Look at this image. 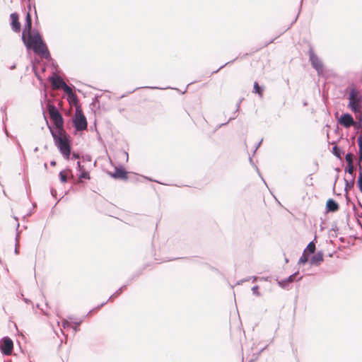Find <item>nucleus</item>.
I'll return each mask as SVG.
<instances>
[{
    "mask_svg": "<svg viewBox=\"0 0 362 362\" xmlns=\"http://www.w3.org/2000/svg\"><path fill=\"white\" fill-rule=\"evenodd\" d=\"M33 18L31 13H26L25 22L21 35V40L25 46L28 54L31 50L35 54L49 57V50L42 33L37 29L32 28Z\"/></svg>",
    "mask_w": 362,
    "mask_h": 362,
    "instance_id": "obj_1",
    "label": "nucleus"
},
{
    "mask_svg": "<svg viewBox=\"0 0 362 362\" xmlns=\"http://www.w3.org/2000/svg\"><path fill=\"white\" fill-rule=\"evenodd\" d=\"M46 122L50 131V134L53 138L54 145L62 156L64 157V158L66 160H69L71 144L69 136L66 134H62L59 129L52 128L51 126H49L47 120H46Z\"/></svg>",
    "mask_w": 362,
    "mask_h": 362,
    "instance_id": "obj_2",
    "label": "nucleus"
},
{
    "mask_svg": "<svg viewBox=\"0 0 362 362\" xmlns=\"http://www.w3.org/2000/svg\"><path fill=\"white\" fill-rule=\"evenodd\" d=\"M309 62L312 67L317 71L318 76H322L324 71L323 62L319 59L315 53L313 48L310 46L308 50Z\"/></svg>",
    "mask_w": 362,
    "mask_h": 362,
    "instance_id": "obj_3",
    "label": "nucleus"
},
{
    "mask_svg": "<svg viewBox=\"0 0 362 362\" xmlns=\"http://www.w3.org/2000/svg\"><path fill=\"white\" fill-rule=\"evenodd\" d=\"M74 128L78 131H82L87 129V119L80 107H77L76 108V118L74 120Z\"/></svg>",
    "mask_w": 362,
    "mask_h": 362,
    "instance_id": "obj_4",
    "label": "nucleus"
},
{
    "mask_svg": "<svg viewBox=\"0 0 362 362\" xmlns=\"http://www.w3.org/2000/svg\"><path fill=\"white\" fill-rule=\"evenodd\" d=\"M128 171L126 170L124 166L122 164H119L115 166V170L113 172L108 171L107 174L109 176L115 180L127 181L129 179Z\"/></svg>",
    "mask_w": 362,
    "mask_h": 362,
    "instance_id": "obj_5",
    "label": "nucleus"
},
{
    "mask_svg": "<svg viewBox=\"0 0 362 362\" xmlns=\"http://www.w3.org/2000/svg\"><path fill=\"white\" fill-rule=\"evenodd\" d=\"M13 349V341L9 337H4L0 340V352L3 356H8Z\"/></svg>",
    "mask_w": 362,
    "mask_h": 362,
    "instance_id": "obj_6",
    "label": "nucleus"
},
{
    "mask_svg": "<svg viewBox=\"0 0 362 362\" xmlns=\"http://www.w3.org/2000/svg\"><path fill=\"white\" fill-rule=\"evenodd\" d=\"M298 274L299 272L296 271V272H294L293 274H292L291 275L288 276L285 279L281 280L277 279V284L281 288L288 290L289 285L291 283L294 282L296 281H300L303 279V276H298Z\"/></svg>",
    "mask_w": 362,
    "mask_h": 362,
    "instance_id": "obj_7",
    "label": "nucleus"
},
{
    "mask_svg": "<svg viewBox=\"0 0 362 362\" xmlns=\"http://www.w3.org/2000/svg\"><path fill=\"white\" fill-rule=\"evenodd\" d=\"M337 123L346 129L356 126V122L349 112H343L339 118L337 119Z\"/></svg>",
    "mask_w": 362,
    "mask_h": 362,
    "instance_id": "obj_8",
    "label": "nucleus"
},
{
    "mask_svg": "<svg viewBox=\"0 0 362 362\" xmlns=\"http://www.w3.org/2000/svg\"><path fill=\"white\" fill-rule=\"evenodd\" d=\"M316 250L315 243L314 240L310 241L307 247L305 248L302 255L300 257L298 264L304 265L307 263L308 260V256L305 255V252L308 250L310 253H313Z\"/></svg>",
    "mask_w": 362,
    "mask_h": 362,
    "instance_id": "obj_9",
    "label": "nucleus"
},
{
    "mask_svg": "<svg viewBox=\"0 0 362 362\" xmlns=\"http://www.w3.org/2000/svg\"><path fill=\"white\" fill-rule=\"evenodd\" d=\"M9 20L12 30L15 33H19L21 29V24L19 21V14L17 12L11 13Z\"/></svg>",
    "mask_w": 362,
    "mask_h": 362,
    "instance_id": "obj_10",
    "label": "nucleus"
},
{
    "mask_svg": "<svg viewBox=\"0 0 362 362\" xmlns=\"http://www.w3.org/2000/svg\"><path fill=\"white\" fill-rule=\"evenodd\" d=\"M309 264L311 266H320L322 262L324 261V252L322 250L317 251L315 254L312 255L310 259H308Z\"/></svg>",
    "mask_w": 362,
    "mask_h": 362,
    "instance_id": "obj_11",
    "label": "nucleus"
},
{
    "mask_svg": "<svg viewBox=\"0 0 362 362\" xmlns=\"http://www.w3.org/2000/svg\"><path fill=\"white\" fill-rule=\"evenodd\" d=\"M76 170L78 171L77 176L79 180H90V173L81 164L80 161H78L76 163Z\"/></svg>",
    "mask_w": 362,
    "mask_h": 362,
    "instance_id": "obj_12",
    "label": "nucleus"
},
{
    "mask_svg": "<svg viewBox=\"0 0 362 362\" xmlns=\"http://www.w3.org/2000/svg\"><path fill=\"white\" fill-rule=\"evenodd\" d=\"M339 203L332 198H329L325 204V213H334L339 211Z\"/></svg>",
    "mask_w": 362,
    "mask_h": 362,
    "instance_id": "obj_13",
    "label": "nucleus"
},
{
    "mask_svg": "<svg viewBox=\"0 0 362 362\" xmlns=\"http://www.w3.org/2000/svg\"><path fill=\"white\" fill-rule=\"evenodd\" d=\"M49 80L52 81L53 86L56 88H62L64 83H65L62 77L57 75L49 76Z\"/></svg>",
    "mask_w": 362,
    "mask_h": 362,
    "instance_id": "obj_14",
    "label": "nucleus"
},
{
    "mask_svg": "<svg viewBox=\"0 0 362 362\" xmlns=\"http://www.w3.org/2000/svg\"><path fill=\"white\" fill-rule=\"evenodd\" d=\"M344 183H345L344 190L346 192L345 197H346V202L348 203L350 198H349L347 191L354 187V185L355 183V176H352L351 179L349 181L347 180L346 178H344Z\"/></svg>",
    "mask_w": 362,
    "mask_h": 362,
    "instance_id": "obj_15",
    "label": "nucleus"
},
{
    "mask_svg": "<svg viewBox=\"0 0 362 362\" xmlns=\"http://www.w3.org/2000/svg\"><path fill=\"white\" fill-rule=\"evenodd\" d=\"M57 128L62 129L64 127V118L60 112L52 117Z\"/></svg>",
    "mask_w": 362,
    "mask_h": 362,
    "instance_id": "obj_16",
    "label": "nucleus"
},
{
    "mask_svg": "<svg viewBox=\"0 0 362 362\" xmlns=\"http://www.w3.org/2000/svg\"><path fill=\"white\" fill-rule=\"evenodd\" d=\"M30 56V62L32 65V71H33L35 76L37 78V79L40 82V83H43V78L40 74L38 71L37 66L35 64L34 59L31 57V54H29Z\"/></svg>",
    "mask_w": 362,
    "mask_h": 362,
    "instance_id": "obj_17",
    "label": "nucleus"
},
{
    "mask_svg": "<svg viewBox=\"0 0 362 362\" xmlns=\"http://www.w3.org/2000/svg\"><path fill=\"white\" fill-rule=\"evenodd\" d=\"M252 92L257 94L259 97H263L264 92V86H259L257 81H255L253 84Z\"/></svg>",
    "mask_w": 362,
    "mask_h": 362,
    "instance_id": "obj_18",
    "label": "nucleus"
},
{
    "mask_svg": "<svg viewBox=\"0 0 362 362\" xmlns=\"http://www.w3.org/2000/svg\"><path fill=\"white\" fill-rule=\"evenodd\" d=\"M347 107L354 112L358 113L360 112V107L357 104L356 100H349Z\"/></svg>",
    "mask_w": 362,
    "mask_h": 362,
    "instance_id": "obj_19",
    "label": "nucleus"
},
{
    "mask_svg": "<svg viewBox=\"0 0 362 362\" xmlns=\"http://www.w3.org/2000/svg\"><path fill=\"white\" fill-rule=\"evenodd\" d=\"M332 152L334 154V156H336L339 159H341V155L344 154V151L342 150V148L337 145H334L332 147Z\"/></svg>",
    "mask_w": 362,
    "mask_h": 362,
    "instance_id": "obj_20",
    "label": "nucleus"
},
{
    "mask_svg": "<svg viewBox=\"0 0 362 362\" xmlns=\"http://www.w3.org/2000/svg\"><path fill=\"white\" fill-rule=\"evenodd\" d=\"M127 288V285H122L118 290H117L106 301H111L114 298H117L119 295Z\"/></svg>",
    "mask_w": 362,
    "mask_h": 362,
    "instance_id": "obj_21",
    "label": "nucleus"
},
{
    "mask_svg": "<svg viewBox=\"0 0 362 362\" xmlns=\"http://www.w3.org/2000/svg\"><path fill=\"white\" fill-rule=\"evenodd\" d=\"M48 111L51 117H54L57 114H59V111L58 108L54 104H49L48 106Z\"/></svg>",
    "mask_w": 362,
    "mask_h": 362,
    "instance_id": "obj_22",
    "label": "nucleus"
},
{
    "mask_svg": "<svg viewBox=\"0 0 362 362\" xmlns=\"http://www.w3.org/2000/svg\"><path fill=\"white\" fill-rule=\"evenodd\" d=\"M141 88L142 87L135 88L132 90L129 91L127 94H123L119 98H122L127 96L128 94H131V93H134V91H136V90H138L139 88ZM143 88H148V89H163V88H160V87H158V86H144Z\"/></svg>",
    "mask_w": 362,
    "mask_h": 362,
    "instance_id": "obj_23",
    "label": "nucleus"
},
{
    "mask_svg": "<svg viewBox=\"0 0 362 362\" xmlns=\"http://www.w3.org/2000/svg\"><path fill=\"white\" fill-rule=\"evenodd\" d=\"M67 101L69 102V104H74V105H76L78 103V97L76 96V95H75L74 93H72V95H69L67 96Z\"/></svg>",
    "mask_w": 362,
    "mask_h": 362,
    "instance_id": "obj_24",
    "label": "nucleus"
},
{
    "mask_svg": "<svg viewBox=\"0 0 362 362\" xmlns=\"http://www.w3.org/2000/svg\"><path fill=\"white\" fill-rule=\"evenodd\" d=\"M357 187L359 191L362 193V167H359V175L357 180Z\"/></svg>",
    "mask_w": 362,
    "mask_h": 362,
    "instance_id": "obj_25",
    "label": "nucleus"
},
{
    "mask_svg": "<svg viewBox=\"0 0 362 362\" xmlns=\"http://www.w3.org/2000/svg\"><path fill=\"white\" fill-rule=\"evenodd\" d=\"M249 162H250V165H252L255 168V169L256 170L257 173H258V175H259V177H261V179L264 182V183L267 185V183H266L265 180H264V178L262 177L258 167L255 164V163L253 161V159H252V158L250 156H249Z\"/></svg>",
    "mask_w": 362,
    "mask_h": 362,
    "instance_id": "obj_26",
    "label": "nucleus"
},
{
    "mask_svg": "<svg viewBox=\"0 0 362 362\" xmlns=\"http://www.w3.org/2000/svg\"><path fill=\"white\" fill-rule=\"evenodd\" d=\"M42 58L45 59L46 60H48L50 64H51V68L52 69H57L58 68V64H57L56 61L52 58L51 57V53L49 52V57H42Z\"/></svg>",
    "mask_w": 362,
    "mask_h": 362,
    "instance_id": "obj_27",
    "label": "nucleus"
},
{
    "mask_svg": "<svg viewBox=\"0 0 362 362\" xmlns=\"http://www.w3.org/2000/svg\"><path fill=\"white\" fill-rule=\"evenodd\" d=\"M345 173H348L349 175H350L351 177L352 176H355L354 174V166H353V163H349V164H347L346 165V167L345 168V170H344Z\"/></svg>",
    "mask_w": 362,
    "mask_h": 362,
    "instance_id": "obj_28",
    "label": "nucleus"
},
{
    "mask_svg": "<svg viewBox=\"0 0 362 362\" xmlns=\"http://www.w3.org/2000/svg\"><path fill=\"white\" fill-rule=\"evenodd\" d=\"M349 88H350V93L349 95V100H356L355 95L357 93L356 88L353 86H351Z\"/></svg>",
    "mask_w": 362,
    "mask_h": 362,
    "instance_id": "obj_29",
    "label": "nucleus"
},
{
    "mask_svg": "<svg viewBox=\"0 0 362 362\" xmlns=\"http://www.w3.org/2000/svg\"><path fill=\"white\" fill-rule=\"evenodd\" d=\"M360 160H362V134L359 135L357 139Z\"/></svg>",
    "mask_w": 362,
    "mask_h": 362,
    "instance_id": "obj_30",
    "label": "nucleus"
},
{
    "mask_svg": "<svg viewBox=\"0 0 362 362\" xmlns=\"http://www.w3.org/2000/svg\"><path fill=\"white\" fill-rule=\"evenodd\" d=\"M63 90L67 94V96L72 95L73 91L70 86H69L66 83H64L63 86L62 87Z\"/></svg>",
    "mask_w": 362,
    "mask_h": 362,
    "instance_id": "obj_31",
    "label": "nucleus"
},
{
    "mask_svg": "<svg viewBox=\"0 0 362 362\" xmlns=\"http://www.w3.org/2000/svg\"><path fill=\"white\" fill-rule=\"evenodd\" d=\"M107 303V301H105V302L102 303L101 304L98 305V306L93 308L88 312V313L87 314V316L89 315L93 312H94V313L98 312L102 307H103Z\"/></svg>",
    "mask_w": 362,
    "mask_h": 362,
    "instance_id": "obj_32",
    "label": "nucleus"
},
{
    "mask_svg": "<svg viewBox=\"0 0 362 362\" xmlns=\"http://www.w3.org/2000/svg\"><path fill=\"white\" fill-rule=\"evenodd\" d=\"M64 173V170H61L59 173V179L60 182L63 184L66 183L68 182Z\"/></svg>",
    "mask_w": 362,
    "mask_h": 362,
    "instance_id": "obj_33",
    "label": "nucleus"
},
{
    "mask_svg": "<svg viewBox=\"0 0 362 362\" xmlns=\"http://www.w3.org/2000/svg\"><path fill=\"white\" fill-rule=\"evenodd\" d=\"M238 59V57L235 58L233 60H230L226 63H225L223 65L221 66L218 69L212 71L211 74H216L217 72H218L221 69H223V67L226 66L228 64H231L232 63H233L236 59Z\"/></svg>",
    "mask_w": 362,
    "mask_h": 362,
    "instance_id": "obj_34",
    "label": "nucleus"
},
{
    "mask_svg": "<svg viewBox=\"0 0 362 362\" xmlns=\"http://www.w3.org/2000/svg\"><path fill=\"white\" fill-rule=\"evenodd\" d=\"M259 287L258 285H255L252 287L251 290L252 291V293L256 296H260L261 293L259 291Z\"/></svg>",
    "mask_w": 362,
    "mask_h": 362,
    "instance_id": "obj_35",
    "label": "nucleus"
},
{
    "mask_svg": "<svg viewBox=\"0 0 362 362\" xmlns=\"http://www.w3.org/2000/svg\"><path fill=\"white\" fill-rule=\"evenodd\" d=\"M345 160H346L347 164L353 163L351 152H349L345 155Z\"/></svg>",
    "mask_w": 362,
    "mask_h": 362,
    "instance_id": "obj_36",
    "label": "nucleus"
},
{
    "mask_svg": "<svg viewBox=\"0 0 362 362\" xmlns=\"http://www.w3.org/2000/svg\"><path fill=\"white\" fill-rule=\"evenodd\" d=\"M298 18V14H297V16L293 20V21L291 23V24L286 29H284V31L280 35H282L283 33H284L285 32L288 30L293 26V25L296 22Z\"/></svg>",
    "mask_w": 362,
    "mask_h": 362,
    "instance_id": "obj_37",
    "label": "nucleus"
},
{
    "mask_svg": "<svg viewBox=\"0 0 362 362\" xmlns=\"http://www.w3.org/2000/svg\"><path fill=\"white\" fill-rule=\"evenodd\" d=\"M33 4H35V3H32L31 0H27L28 11L26 13H31L32 8H33Z\"/></svg>",
    "mask_w": 362,
    "mask_h": 362,
    "instance_id": "obj_38",
    "label": "nucleus"
},
{
    "mask_svg": "<svg viewBox=\"0 0 362 362\" xmlns=\"http://www.w3.org/2000/svg\"><path fill=\"white\" fill-rule=\"evenodd\" d=\"M83 322V320H79L78 322H74V326L73 327V330L74 331V332H77L78 331H79V325H81V323Z\"/></svg>",
    "mask_w": 362,
    "mask_h": 362,
    "instance_id": "obj_39",
    "label": "nucleus"
},
{
    "mask_svg": "<svg viewBox=\"0 0 362 362\" xmlns=\"http://www.w3.org/2000/svg\"><path fill=\"white\" fill-rule=\"evenodd\" d=\"M353 210L354 211V215L356 218V221L357 220H359L360 218H362V213H358L356 210V206L355 204H354L353 206Z\"/></svg>",
    "mask_w": 362,
    "mask_h": 362,
    "instance_id": "obj_40",
    "label": "nucleus"
},
{
    "mask_svg": "<svg viewBox=\"0 0 362 362\" xmlns=\"http://www.w3.org/2000/svg\"><path fill=\"white\" fill-rule=\"evenodd\" d=\"M234 119H235V116H233V117H231L229 118V119L226 122H224V123H221V124H219L218 126H217V128L216 129L226 125L227 124H228L230 121L233 120Z\"/></svg>",
    "mask_w": 362,
    "mask_h": 362,
    "instance_id": "obj_41",
    "label": "nucleus"
},
{
    "mask_svg": "<svg viewBox=\"0 0 362 362\" xmlns=\"http://www.w3.org/2000/svg\"><path fill=\"white\" fill-rule=\"evenodd\" d=\"M263 141V139H262L255 146V149L253 151V153H252V156H254L256 153V151H257V149L260 147V146L262 145V143Z\"/></svg>",
    "mask_w": 362,
    "mask_h": 362,
    "instance_id": "obj_42",
    "label": "nucleus"
},
{
    "mask_svg": "<svg viewBox=\"0 0 362 362\" xmlns=\"http://www.w3.org/2000/svg\"><path fill=\"white\" fill-rule=\"evenodd\" d=\"M339 230L337 223L336 221H334L332 225L331 231H334V233L337 232Z\"/></svg>",
    "mask_w": 362,
    "mask_h": 362,
    "instance_id": "obj_43",
    "label": "nucleus"
},
{
    "mask_svg": "<svg viewBox=\"0 0 362 362\" xmlns=\"http://www.w3.org/2000/svg\"><path fill=\"white\" fill-rule=\"evenodd\" d=\"M142 274V269H140L139 271L136 272L132 274L131 277H134V280L137 279L140 275Z\"/></svg>",
    "mask_w": 362,
    "mask_h": 362,
    "instance_id": "obj_44",
    "label": "nucleus"
},
{
    "mask_svg": "<svg viewBox=\"0 0 362 362\" xmlns=\"http://www.w3.org/2000/svg\"><path fill=\"white\" fill-rule=\"evenodd\" d=\"M33 8H34V13H35V23L36 25H37L39 23V20H38V16H37L36 8H35V4H33Z\"/></svg>",
    "mask_w": 362,
    "mask_h": 362,
    "instance_id": "obj_45",
    "label": "nucleus"
},
{
    "mask_svg": "<svg viewBox=\"0 0 362 362\" xmlns=\"http://www.w3.org/2000/svg\"><path fill=\"white\" fill-rule=\"evenodd\" d=\"M50 194L51 195L54 197V198H56L57 197V190L53 188V187H51L50 188Z\"/></svg>",
    "mask_w": 362,
    "mask_h": 362,
    "instance_id": "obj_46",
    "label": "nucleus"
},
{
    "mask_svg": "<svg viewBox=\"0 0 362 362\" xmlns=\"http://www.w3.org/2000/svg\"><path fill=\"white\" fill-rule=\"evenodd\" d=\"M83 162L91 161V156L90 155L86 154V156H83Z\"/></svg>",
    "mask_w": 362,
    "mask_h": 362,
    "instance_id": "obj_47",
    "label": "nucleus"
},
{
    "mask_svg": "<svg viewBox=\"0 0 362 362\" xmlns=\"http://www.w3.org/2000/svg\"><path fill=\"white\" fill-rule=\"evenodd\" d=\"M243 98H241L239 100V101L236 104V109L235 110V112H233V114L235 115L237 112L239 111V109H240V103L241 102L243 101Z\"/></svg>",
    "mask_w": 362,
    "mask_h": 362,
    "instance_id": "obj_48",
    "label": "nucleus"
},
{
    "mask_svg": "<svg viewBox=\"0 0 362 362\" xmlns=\"http://www.w3.org/2000/svg\"><path fill=\"white\" fill-rule=\"evenodd\" d=\"M338 178H339V175H337L336 177H335L334 184V187H333V193L335 195H339V194H337L336 192H335V185H336V182L337 181Z\"/></svg>",
    "mask_w": 362,
    "mask_h": 362,
    "instance_id": "obj_49",
    "label": "nucleus"
},
{
    "mask_svg": "<svg viewBox=\"0 0 362 362\" xmlns=\"http://www.w3.org/2000/svg\"><path fill=\"white\" fill-rule=\"evenodd\" d=\"M62 327L64 328H68L69 327V322L66 321V320H62Z\"/></svg>",
    "mask_w": 362,
    "mask_h": 362,
    "instance_id": "obj_50",
    "label": "nucleus"
},
{
    "mask_svg": "<svg viewBox=\"0 0 362 362\" xmlns=\"http://www.w3.org/2000/svg\"><path fill=\"white\" fill-rule=\"evenodd\" d=\"M79 158V154L77 153L74 152L72 153L71 159L72 160H76Z\"/></svg>",
    "mask_w": 362,
    "mask_h": 362,
    "instance_id": "obj_51",
    "label": "nucleus"
},
{
    "mask_svg": "<svg viewBox=\"0 0 362 362\" xmlns=\"http://www.w3.org/2000/svg\"><path fill=\"white\" fill-rule=\"evenodd\" d=\"M93 103H98V107L100 106V101H99V100H98V95H95V98H94V99H93V100L92 104H93Z\"/></svg>",
    "mask_w": 362,
    "mask_h": 362,
    "instance_id": "obj_52",
    "label": "nucleus"
},
{
    "mask_svg": "<svg viewBox=\"0 0 362 362\" xmlns=\"http://www.w3.org/2000/svg\"><path fill=\"white\" fill-rule=\"evenodd\" d=\"M134 281V277H130L126 282L124 285L129 286L132 284V282Z\"/></svg>",
    "mask_w": 362,
    "mask_h": 362,
    "instance_id": "obj_53",
    "label": "nucleus"
},
{
    "mask_svg": "<svg viewBox=\"0 0 362 362\" xmlns=\"http://www.w3.org/2000/svg\"><path fill=\"white\" fill-rule=\"evenodd\" d=\"M1 112L2 113H4L5 115V116L6 117V106H2L0 109Z\"/></svg>",
    "mask_w": 362,
    "mask_h": 362,
    "instance_id": "obj_54",
    "label": "nucleus"
},
{
    "mask_svg": "<svg viewBox=\"0 0 362 362\" xmlns=\"http://www.w3.org/2000/svg\"><path fill=\"white\" fill-rule=\"evenodd\" d=\"M277 38V37L272 39L271 40H269V42H266L264 44V47H267V45H269V44L272 43L273 42H274V40Z\"/></svg>",
    "mask_w": 362,
    "mask_h": 362,
    "instance_id": "obj_55",
    "label": "nucleus"
},
{
    "mask_svg": "<svg viewBox=\"0 0 362 362\" xmlns=\"http://www.w3.org/2000/svg\"><path fill=\"white\" fill-rule=\"evenodd\" d=\"M362 125V115L359 116L358 127Z\"/></svg>",
    "mask_w": 362,
    "mask_h": 362,
    "instance_id": "obj_56",
    "label": "nucleus"
},
{
    "mask_svg": "<svg viewBox=\"0 0 362 362\" xmlns=\"http://www.w3.org/2000/svg\"><path fill=\"white\" fill-rule=\"evenodd\" d=\"M249 279H250V278L242 279V280L239 281L237 283V284H238V285H239V284H240L241 283H243V282H244V281H249Z\"/></svg>",
    "mask_w": 362,
    "mask_h": 362,
    "instance_id": "obj_57",
    "label": "nucleus"
},
{
    "mask_svg": "<svg viewBox=\"0 0 362 362\" xmlns=\"http://www.w3.org/2000/svg\"><path fill=\"white\" fill-rule=\"evenodd\" d=\"M14 253H15L16 255H18V254H19V250H18V249L17 248V245H16V246H15Z\"/></svg>",
    "mask_w": 362,
    "mask_h": 362,
    "instance_id": "obj_58",
    "label": "nucleus"
},
{
    "mask_svg": "<svg viewBox=\"0 0 362 362\" xmlns=\"http://www.w3.org/2000/svg\"><path fill=\"white\" fill-rule=\"evenodd\" d=\"M57 165V162L55 160H51L50 161V165L51 166H55Z\"/></svg>",
    "mask_w": 362,
    "mask_h": 362,
    "instance_id": "obj_59",
    "label": "nucleus"
},
{
    "mask_svg": "<svg viewBox=\"0 0 362 362\" xmlns=\"http://www.w3.org/2000/svg\"><path fill=\"white\" fill-rule=\"evenodd\" d=\"M23 300H24V302H25V303H27V304H28V303H31V300H30V299H28V298H23Z\"/></svg>",
    "mask_w": 362,
    "mask_h": 362,
    "instance_id": "obj_60",
    "label": "nucleus"
},
{
    "mask_svg": "<svg viewBox=\"0 0 362 362\" xmlns=\"http://www.w3.org/2000/svg\"><path fill=\"white\" fill-rule=\"evenodd\" d=\"M16 144L19 148L22 149L21 145L18 140H16Z\"/></svg>",
    "mask_w": 362,
    "mask_h": 362,
    "instance_id": "obj_61",
    "label": "nucleus"
},
{
    "mask_svg": "<svg viewBox=\"0 0 362 362\" xmlns=\"http://www.w3.org/2000/svg\"><path fill=\"white\" fill-rule=\"evenodd\" d=\"M144 177L145 179L148 180L158 182L157 180H153V179H152V178H151V177Z\"/></svg>",
    "mask_w": 362,
    "mask_h": 362,
    "instance_id": "obj_62",
    "label": "nucleus"
},
{
    "mask_svg": "<svg viewBox=\"0 0 362 362\" xmlns=\"http://www.w3.org/2000/svg\"><path fill=\"white\" fill-rule=\"evenodd\" d=\"M16 64H13L12 66H11L10 69L13 70L16 69Z\"/></svg>",
    "mask_w": 362,
    "mask_h": 362,
    "instance_id": "obj_63",
    "label": "nucleus"
},
{
    "mask_svg": "<svg viewBox=\"0 0 362 362\" xmlns=\"http://www.w3.org/2000/svg\"><path fill=\"white\" fill-rule=\"evenodd\" d=\"M33 214V211L32 210H30L28 214H26V216H30L31 214Z\"/></svg>",
    "mask_w": 362,
    "mask_h": 362,
    "instance_id": "obj_64",
    "label": "nucleus"
}]
</instances>
